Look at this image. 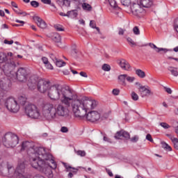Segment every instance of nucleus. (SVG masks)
<instances>
[{
	"instance_id": "nucleus-1",
	"label": "nucleus",
	"mask_w": 178,
	"mask_h": 178,
	"mask_svg": "<svg viewBox=\"0 0 178 178\" xmlns=\"http://www.w3.org/2000/svg\"><path fill=\"white\" fill-rule=\"evenodd\" d=\"M47 97L53 101L60 99L61 102L67 106H72V112L75 118H84L90 109L97 107V102L88 97H83L81 99H75L74 95L69 88L62 87L59 84L50 86L47 90Z\"/></svg>"
},
{
	"instance_id": "nucleus-2",
	"label": "nucleus",
	"mask_w": 178,
	"mask_h": 178,
	"mask_svg": "<svg viewBox=\"0 0 178 178\" xmlns=\"http://www.w3.org/2000/svg\"><path fill=\"white\" fill-rule=\"evenodd\" d=\"M21 151H26L32 168L44 173L48 178L54 177L52 169H56L58 165L51 154L47 153L45 148L35 146L34 142L25 141L21 145Z\"/></svg>"
},
{
	"instance_id": "nucleus-3",
	"label": "nucleus",
	"mask_w": 178,
	"mask_h": 178,
	"mask_svg": "<svg viewBox=\"0 0 178 178\" xmlns=\"http://www.w3.org/2000/svg\"><path fill=\"white\" fill-rule=\"evenodd\" d=\"M16 67V63L11 60L10 63H6L3 67V73L6 77L1 78L0 80V88L3 91H8L10 86L9 84L15 83L17 80L20 81V83H26L29 75L27 74V71L23 68L20 67L17 72L13 71Z\"/></svg>"
},
{
	"instance_id": "nucleus-4",
	"label": "nucleus",
	"mask_w": 178,
	"mask_h": 178,
	"mask_svg": "<svg viewBox=\"0 0 178 178\" xmlns=\"http://www.w3.org/2000/svg\"><path fill=\"white\" fill-rule=\"evenodd\" d=\"M66 118L69 116V110L65 107L63 104H60L56 107L51 103H45L42 104V115L47 120H54L56 118V115Z\"/></svg>"
},
{
	"instance_id": "nucleus-5",
	"label": "nucleus",
	"mask_w": 178,
	"mask_h": 178,
	"mask_svg": "<svg viewBox=\"0 0 178 178\" xmlns=\"http://www.w3.org/2000/svg\"><path fill=\"white\" fill-rule=\"evenodd\" d=\"M1 143L6 148H14L19 144V136L12 132L6 133L2 137Z\"/></svg>"
},
{
	"instance_id": "nucleus-6",
	"label": "nucleus",
	"mask_w": 178,
	"mask_h": 178,
	"mask_svg": "<svg viewBox=\"0 0 178 178\" xmlns=\"http://www.w3.org/2000/svg\"><path fill=\"white\" fill-rule=\"evenodd\" d=\"M25 113L31 119H40L44 116L42 115V113L40 112V109L31 103H28L27 105L24 106Z\"/></svg>"
},
{
	"instance_id": "nucleus-7",
	"label": "nucleus",
	"mask_w": 178,
	"mask_h": 178,
	"mask_svg": "<svg viewBox=\"0 0 178 178\" xmlns=\"http://www.w3.org/2000/svg\"><path fill=\"white\" fill-rule=\"evenodd\" d=\"M5 105L8 111L13 113H17L20 109V105L17 104V100H15V98L12 97L6 99Z\"/></svg>"
},
{
	"instance_id": "nucleus-8",
	"label": "nucleus",
	"mask_w": 178,
	"mask_h": 178,
	"mask_svg": "<svg viewBox=\"0 0 178 178\" xmlns=\"http://www.w3.org/2000/svg\"><path fill=\"white\" fill-rule=\"evenodd\" d=\"M135 84L137 86L136 88L138 90L142 98L149 97V95H152V94H154L152 91H151V88H149V86H143L140 82H136Z\"/></svg>"
},
{
	"instance_id": "nucleus-9",
	"label": "nucleus",
	"mask_w": 178,
	"mask_h": 178,
	"mask_svg": "<svg viewBox=\"0 0 178 178\" xmlns=\"http://www.w3.org/2000/svg\"><path fill=\"white\" fill-rule=\"evenodd\" d=\"M131 10L134 16H136V17H142L144 13H145V10H144L140 2L134 3L131 6Z\"/></svg>"
},
{
	"instance_id": "nucleus-10",
	"label": "nucleus",
	"mask_w": 178,
	"mask_h": 178,
	"mask_svg": "<svg viewBox=\"0 0 178 178\" xmlns=\"http://www.w3.org/2000/svg\"><path fill=\"white\" fill-rule=\"evenodd\" d=\"M50 87L51 82L49 81L39 79L37 87V90L38 91H39V92H41L42 94H45V92H48Z\"/></svg>"
},
{
	"instance_id": "nucleus-11",
	"label": "nucleus",
	"mask_w": 178,
	"mask_h": 178,
	"mask_svg": "<svg viewBox=\"0 0 178 178\" xmlns=\"http://www.w3.org/2000/svg\"><path fill=\"white\" fill-rule=\"evenodd\" d=\"M24 169H26L25 163L19 162L18 165L14 172L13 177L14 178H27L26 177L23 175V173H24Z\"/></svg>"
},
{
	"instance_id": "nucleus-12",
	"label": "nucleus",
	"mask_w": 178,
	"mask_h": 178,
	"mask_svg": "<svg viewBox=\"0 0 178 178\" xmlns=\"http://www.w3.org/2000/svg\"><path fill=\"white\" fill-rule=\"evenodd\" d=\"M38 81H40V79H38V77L35 76H31L28 80V83H27L29 89L31 90V91H34V90H36L38 86Z\"/></svg>"
},
{
	"instance_id": "nucleus-13",
	"label": "nucleus",
	"mask_w": 178,
	"mask_h": 178,
	"mask_svg": "<svg viewBox=\"0 0 178 178\" xmlns=\"http://www.w3.org/2000/svg\"><path fill=\"white\" fill-rule=\"evenodd\" d=\"M86 119L89 122H98L99 119H101V113L98 111H90L86 115Z\"/></svg>"
},
{
	"instance_id": "nucleus-14",
	"label": "nucleus",
	"mask_w": 178,
	"mask_h": 178,
	"mask_svg": "<svg viewBox=\"0 0 178 178\" xmlns=\"http://www.w3.org/2000/svg\"><path fill=\"white\" fill-rule=\"evenodd\" d=\"M50 38L56 43L57 47H59V48H63V46L62 45L60 35L59 33H52L49 35Z\"/></svg>"
},
{
	"instance_id": "nucleus-15",
	"label": "nucleus",
	"mask_w": 178,
	"mask_h": 178,
	"mask_svg": "<svg viewBox=\"0 0 178 178\" xmlns=\"http://www.w3.org/2000/svg\"><path fill=\"white\" fill-rule=\"evenodd\" d=\"M115 138H117L118 140H122V138L129 140L130 138V134L126 131L121 130L120 131H118L116 133Z\"/></svg>"
},
{
	"instance_id": "nucleus-16",
	"label": "nucleus",
	"mask_w": 178,
	"mask_h": 178,
	"mask_svg": "<svg viewBox=\"0 0 178 178\" xmlns=\"http://www.w3.org/2000/svg\"><path fill=\"white\" fill-rule=\"evenodd\" d=\"M33 20L40 29H47V22L38 16H33Z\"/></svg>"
},
{
	"instance_id": "nucleus-17",
	"label": "nucleus",
	"mask_w": 178,
	"mask_h": 178,
	"mask_svg": "<svg viewBox=\"0 0 178 178\" xmlns=\"http://www.w3.org/2000/svg\"><path fill=\"white\" fill-rule=\"evenodd\" d=\"M50 58H51L52 60L56 63V66H57V67H63V66L66 65V63H65V61L56 58L54 54H51Z\"/></svg>"
},
{
	"instance_id": "nucleus-18",
	"label": "nucleus",
	"mask_w": 178,
	"mask_h": 178,
	"mask_svg": "<svg viewBox=\"0 0 178 178\" xmlns=\"http://www.w3.org/2000/svg\"><path fill=\"white\" fill-rule=\"evenodd\" d=\"M139 3L142 6V8H151L154 5V1L152 0H140Z\"/></svg>"
},
{
	"instance_id": "nucleus-19",
	"label": "nucleus",
	"mask_w": 178,
	"mask_h": 178,
	"mask_svg": "<svg viewBox=\"0 0 178 178\" xmlns=\"http://www.w3.org/2000/svg\"><path fill=\"white\" fill-rule=\"evenodd\" d=\"M17 102L18 104L21 105L22 106H24V105L26 106V105L29 104V102H27V97L26 96L18 97Z\"/></svg>"
},
{
	"instance_id": "nucleus-20",
	"label": "nucleus",
	"mask_w": 178,
	"mask_h": 178,
	"mask_svg": "<svg viewBox=\"0 0 178 178\" xmlns=\"http://www.w3.org/2000/svg\"><path fill=\"white\" fill-rule=\"evenodd\" d=\"M120 66L123 70H129L130 69V64L124 59L120 61Z\"/></svg>"
},
{
	"instance_id": "nucleus-21",
	"label": "nucleus",
	"mask_w": 178,
	"mask_h": 178,
	"mask_svg": "<svg viewBox=\"0 0 178 178\" xmlns=\"http://www.w3.org/2000/svg\"><path fill=\"white\" fill-rule=\"evenodd\" d=\"M63 165L64 168H65L67 172H72L74 175H76V173L79 172V170L77 168H72V166H70L69 164L63 162Z\"/></svg>"
},
{
	"instance_id": "nucleus-22",
	"label": "nucleus",
	"mask_w": 178,
	"mask_h": 178,
	"mask_svg": "<svg viewBox=\"0 0 178 178\" xmlns=\"http://www.w3.org/2000/svg\"><path fill=\"white\" fill-rule=\"evenodd\" d=\"M1 63H10V62H8V56L4 53L0 52V64Z\"/></svg>"
},
{
	"instance_id": "nucleus-23",
	"label": "nucleus",
	"mask_w": 178,
	"mask_h": 178,
	"mask_svg": "<svg viewBox=\"0 0 178 178\" xmlns=\"http://www.w3.org/2000/svg\"><path fill=\"white\" fill-rule=\"evenodd\" d=\"M78 15L77 10L67 11V17H70L71 19H75V17H77Z\"/></svg>"
},
{
	"instance_id": "nucleus-24",
	"label": "nucleus",
	"mask_w": 178,
	"mask_h": 178,
	"mask_svg": "<svg viewBox=\"0 0 178 178\" xmlns=\"http://www.w3.org/2000/svg\"><path fill=\"white\" fill-rule=\"evenodd\" d=\"M149 46L150 47V48H152V49H154V51L156 52H161L162 51H168V49H164V48H159L158 47H156V45H155V44L154 43H149Z\"/></svg>"
},
{
	"instance_id": "nucleus-25",
	"label": "nucleus",
	"mask_w": 178,
	"mask_h": 178,
	"mask_svg": "<svg viewBox=\"0 0 178 178\" xmlns=\"http://www.w3.org/2000/svg\"><path fill=\"white\" fill-rule=\"evenodd\" d=\"M168 70H169V72H170V73L172 76H174L175 77H177V76H178L177 67H168Z\"/></svg>"
},
{
	"instance_id": "nucleus-26",
	"label": "nucleus",
	"mask_w": 178,
	"mask_h": 178,
	"mask_svg": "<svg viewBox=\"0 0 178 178\" xmlns=\"http://www.w3.org/2000/svg\"><path fill=\"white\" fill-rule=\"evenodd\" d=\"M135 73L140 77V79L145 78V72L140 69L136 70Z\"/></svg>"
},
{
	"instance_id": "nucleus-27",
	"label": "nucleus",
	"mask_w": 178,
	"mask_h": 178,
	"mask_svg": "<svg viewBox=\"0 0 178 178\" xmlns=\"http://www.w3.org/2000/svg\"><path fill=\"white\" fill-rule=\"evenodd\" d=\"M82 9H83V10L90 12L92 9V7L91 6V5H90L87 3H82Z\"/></svg>"
},
{
	"instance_id": "nucleus-28",
	"label": "nucleus",
	"mask_w": 178,
	"mask_h": 178,
	"mask_svg": "<svg viewBox=\"0 0 178 178\" xmlns=\"http://www.w3.org/2000/svg\"><path fill=\"white\" fill-rule=\"evenodd\" d=\"M127 78V74H121L118 76V80H120V81L121 83H122V84L126 85V80Z\"/></svg>"
},
{
	"instance_id": "nucleus-29",
	"label": "nucleus",
	"mask_w": 178,
	"mask_h": 178,
	"mask_svg": "<svg viewBox=\"0 0 178 178\" xmlns=\"http://www.w3.org/2000/svg\"><path fill=\"white\" fill-rule=\"evenodd\" d=\"M161 147L163 149H165V151H172V147L165 142H161Z\"/></svg>"
},
{
	"instance_id": "nucleus-30",
	"label": "nucleus",
	"mask_w": 178,
	"mask_h": 178,
	"mask_svg": "<svg viewBox=\"0 0 178 178\" xmlns=\"http://www.w3.org/2000/svg\"><path fill=\"white\" fill-rule=\"evenodd\" d=\"M59 5H62L63 6H67L69 8L70 6V1L69 0H60V2H58Z\"/></svg>"
},
{
	"instance_id": "nucleus-31",
	"label": "nucleus",
	"mask_w": 178,
	"mask_h": 178,
	"mask_svg": "<svg viewBox=\"0 0 178 178\" xmlns=\"http://www.w3.org/2000/svg\"><path fill=\"white\" fill-rule=\"evenodd\" d=\"M171 141L174 145V148L178 150V139L177 138H171Z\"/></svg>"
},
{
	"instance_id": "nucleus-32",
	"label": "nucleus",
	"mask_w": 178,
	"mask_h": 178,
	"mask_svg": "<svg viewBox=\"0 0 178 178\" xmlns=\"http://www.w3.org/2000/svg\"><path fill=\"white\" fill-rule=\"evenodd\" d=\"M102 70L104 72H110L111 71V65L108 64H104L102 67Z\"/></svg>"
},
{
	"instance_id": "nucleus-33",
	"label": "nucleus",
	"mask_w": 178,
	"mask_h": 178,
	"mask_svg": "<svg viewBox=\"0 0 178 178\" xmlns=\"http://www.w3.org/2000/svg\"><path fill=\"white\" fill-rule=\"evenodd\" d=\"M108 3L111 8H118V3L116 2V0H108Z\"/></svg>"
},
{
	"instance_id": "nucleus-34",
	"label": "nucleus",
	"mask_w": 178,
	"mask_h": 178,
	"mask_svg": "<svg viewBox=\"0 0 178 178\" xmlns=\"http://www.w3.org/2000/svg\"><path fill=\"white\" fill-rule=\"evenodd\" d=\"M131 97L134 101H138V95L136 92H131Z\"/></svg>"
},
{
	"instance_id": "nucleus-35",
	"label": "nucleus",
	"mask_w": 178,
	"mask_h": 178,
	"mask_svg": "<svg viewBox=\"0 0 178 178\" xmlns=\"http://www.w3.org/2000/svg\"><path fill=\"white\" fill-rule=\"evenodd\" d=\"M76 155H79V156H86V151L84 150H77L75 151Z\"/></svg>"
},
{
	"instance_id": "nucleus-36",
	"label": "nucleus",
	"mask_w": 178,
	"mask_h": 178,
	"mask_svg": "<svg viewBox=\"0 0 178 178\" xmlns=\"http://www.w3.org/2000/svg\"><path fill=\"white\" fill-rule=\"evenodd\" d=\"M121 3L124 6H129L131 3V0H121Z\"/></svg>"
},
{
	"instance_id": "nucleus-37",
	"label": "nucleus",
	"mask_w": 178,
	"mask_h": 178,
	"mask_svg": "<svg viewBox=\"0 0 178 178\" xmlns=\"http://www.w3.org/2000/svg\"><path fill=\"white\" fill-rule=\"evenodd\" d=\"M133 33L135 34V35H140V29H138V26L134 27Z\"/></svg>"
},
{
	"instance_id": "nucleus-38",
	"label": "nucleus",
	"mask_w": 178,
	"mask_h": 178,
	"mask_svg": "<svg viewBox=\"0 0 178 178\" xmlns=\"http://www.w3.org/2000/svg\"><path fill=\"white\" fill-rule=\"evenodd\" d=\"M6 56H9L10 58V60H14V59H16V55H15L12 52H8L7 53V54H6Z\"/></svg>"
},
{
	"instance_id": "nucleus-39",
	"label": "nucleus",
	"mask_w": 178,
	"mask_h": 178,
	"mask_svg": "<svg viewBox=\"0 0 178 178\" xmlns=\"http://www.w3.org/2000/svg\"><path fill=\"white\" fill-rule=\"evenodd\" d=\"M31 6L33 8H38V6H40V3H38L37 1H31Z\"/></svg>"
},
{
	"instance_id": "nucleus-40",
	"label": "nucleus",
	"mask_w": 178,
	"mask_h": 178,
	"mask_svg": "<svg viewBox=\"0 0 178 178\" xmlns=\"http://www.w3.org/2000/svg\"><path fill=\"white\" fill-rule=\"evenodd\" d=\"M126 80H127V81H128V83H133V81H134V80H136V77L127 75Z\"/></svg>"
},
{
	"instance_id": "nucleus-41",
	"label": "nucleus",
	"mask_w": 178,
	"mask_h": 178,
	"mask_svg": "<svg viewBox=\"0 0 178 178\" xmlns=\"http://www.w3.org/2000/svg\"><path fill=\"white\" fill-rule=\"evenodd\" d=\"M160 126H161V127H163V129H170V125H169L168 123L166 122H161L160 123Z\"/></svg>"
},
{
	"instance_id": "nucleus-42",
	"label": "nucleus",
	"mask_w": 178,
	"mask_h": 178,
	"mask_svg": "<svg viewBox=\"0 0 178 178\" xmlns=\"http://www.w3.org/2000/svg\"><path fill=\"white\" fill-rule=\"evenodd\" d=\"M127 41L129 42V45H131V47H134V45H136V42H134L133 39H131V38H127Z\"/></svg>"
},
{
	"instance_id": "nucleus-43",
	"label": "nucleus",
	"mask_w": 178,
	"mask_h": 178,
	"mask_svg": "<svg viewBox=\"0 0 178 178\" xmlns=\"http://www.w3.org/2000/svg\"><path fill=\"white\" fill-rule=\"evenodd\" d=\"M44 66L47 69H49V70H54V66H52V64L49 62L45 64Z\"/></svg>"
},
{
	"instance_id": "nucleus-44",
	"label": "nucleus",
	"mask_w": 178,
	"mask_h": 178,
	"mask_svg": "<svg viewBox=\"0 0 178 178\" xmlns=\"http://www.w3.org/2000/svg\"><path fill=\"white\" fill-rule=\"evenodd\" d=\"M174 29L177 33H178V18L175 19Z\"/></svg>"
},
{
	"instance_id": "nucleus-45",
	"label": "nucleus",
	"mask_w": 178,
	"mask_h": 178,
	"mask_svg": "<svg viewBox=\"0 0 178 178\" xmlns=\"http://www.w3.org/2000/svg\"><path fill=\"white\" fill-rule=\"evenodd\" d=\"M112 94L113 95H119V94H120V90H119L118 88H115L113 90Z\"/></svg>"
},
{
	"instance_id": "nucleus-46",
	"label": "nucleus",
	"mask_w": 178,
	"mask_h": 178,
	"mask_svg": "<svg viewBox=\"0 0 178 178\" xmlns=\"http://www.w3.org/2000/svg\"><path fill=\"white\" fill-rule=\"evenodd\" d=\"M108 118H109V113H106L104 114H101V118L100 119H102V120H104V119H108Z\"/></svg>"
},
{
	"instance_id": "nucleus-47",
	"label": "nucleus",
	"mask_w": 178,
	"mask_h": 178,
	"mask_svg": "<svg viewBox=\"0 0 178 178\" xmlns=\"http://www.w3.org/2000/svg\"><path fill=\"white\" fill-rule=\"evenodd\" d=\"M54 28L56 29V30H57V31H64L63 28H62V26L60 25H55Z\"/></svg>"
},
{
	"instance_id": "nucleus-48",
	"label": "nucleus",
	"mask_w": 178,
	"mask_h": 178,
	"mask_svg": "<svg viewBox=\"0 0 178 178\" xmlns=\"http://www.w3.org/2000/svg\"><path fill=\"white\" fill-rule=\"evenodd\" d=\"M42 61L43 62L44 65L49 63V61L48 60V58L47 57H42Z\"/></svg>"
},
{
	"instance_id": "nucleus-49",
	"label": "nucleus",
	"mask_w": 178,
	"mask_h": 178,
	"mask_svg": "<svg viewBox=\"0 0 178 178\" xmlns=\"http://www.w3.org/2000/svg\"><path fill=\"white\" fill-rule=\"evenodd\" d=\"M61 133H67L69 131V129L66 127H62L60 129Z\"/></svg>"
},
{
	"instance_id": "nucleus-50",
	"label": "nucleus",
	"mask_w": 178,
	"mask_h": 178,
	"mask_svg": "<svg viewBox=\"0 0 178 178\" xmlns=\"http://www.w3.org/2000/svg\"><path fill=\"white\" fill-rule=\"evenodd\" d=\"M41 1L45 5H51L52 3L51 0H41Z\"/></svg>"
},
{
	"instance_id": "nucleus-51",
	"label": "nucleus",
	"mask_w": 178,
	"mask_h": 178,
	"mask_svg": "<svg viewBox=\"0 0 178 178\" xmlns=\"http://www.w3.org/2000/svg\"><path fill=\"white\" fill-rule=\"evenodd\" d=\"M4 44H6L7 45H12L13 44V40H4Z\"/></svg>"
},
{
	"instance_id": "nucleus-52",
	"label": "nucleus",
	"mask_w": 178,
	"mask_h": 178,
	"mask_svg": "<svg viewBox=\"0 0 178 178\" xmlns=\"http://www.w3.org/2000/svg\"><path fill=\"white\" fill-rule=\"evenodd\" d=\"M146 140H147L148 141H150V143H152V141H154V140H152V137L151 136V134H148L146 136Z\"/></svg>"
},
{
	"instance_id": "nucleus-53",
	"label": "nucleus",
	"mask_w": 178,
	"mask_h": 178,
	"mask_svg": "<svg viewBox=\"0 0 178 178\" xmlns=\"http://www.w3.org/2000/svg\"><path fill=\"white\" fill-rule=\"evenodd\" d=\"M131 141H132V143H137V141H138V136H134L131 139Z\"/></svg>"
},
{
	"instance_id": "nucleus-54",
	"label": "nucleus",
	"mask_w": 178,
	"mask_h": 178,
	"mask_svg": "<svg viewBox=\"0 0 178 178\" xmlns=\"http://www.w3.org/2000/svg\"><path fill=\"white\" fill-rule=\"evenodd\" d=\"M106 170L110 177H113V173H112V171L111 170L106 169Z\"/></svg>"
},
{
	"instance_id": "nucleus-55",
	"label": "nucleus",
	"mask_w": 178,
	"mask_h": 178,
	"mask_svg": "<svg viewBox=\"0 0 178 178\" xmlns=\"http://www.w3.org/2000/svg\"><path fill=\"white\" fill-rule=\"evenodd\" d=\"M50 6L53 7V8L51 9L52 12H56L58 10L54 3H51L50 4Z\"/></svg>"
},
{
	"instance_id": "nucleus-56",
	"label": "nucleus",
	"mask_w": 178,
	"mask_h": 178,
	"mask_svg": "<svg viewBox=\"0 0 178 178\" xmlns=\"http://www.w3.org/2000/svg\"><path fill=\"white\" fill-rule=\"evenodd\" d=\"M90 26L92 27V29H95V22L92 20L90 22Z\"/></svg>"
},
{
	"instance_id": "nucleus-57",
	"label": "nucleus",
	"mask_w": 178,
	"mask_h": 178,
	"mask_svg": "<svg viewBox=\"0 0 178 178\" xmlns=\"http://www.w3.org/2000/svg\"><path fill=\"white\" fill-rule=\"evenodd\" d=\"M164 88L168 94H172V89L170 88L164 87Z\"/></svg>"
},
{
	"instance_id": "nucleus-58",
	"label": "nucleus",
	"mask_w": 178,
	"mask_h": 178,
	"mask_svg": "<svg viewBox=\"0 0 178 178\" xmlns=\"http://www.w3.org/2000/svg\"><path fill=\"white\" fill-rule=\"evenodd\" d=\"M15 22L16 23H19L21 26H24V24L26 23V22H24V21H21V20H19V19H15Z\"/></svg>"
},
{
	"instance_id": "nucleus-59",
	"label": "nucleus",
	"mask_w": 178,
	"mask_h": 178,
	"mask_svg": "<svg viewBox=\"0 0 178 178\" xmlns=\"http://www.w3.org/2000/svg\"><path fill=\"white\" fill-rule=\"evenodd\" d=\"M80 76H81L82 77H88L87 76V73L84 72H81L79 73Z\"/></svg>"
},
{
	"instance_id": "nucleus-60",
	"label": "nucleus",
	"mask_w": 178,
	"mask_h": 178,
	"mask_svg": "<svg viewBox=\"0 0 178 178\" xmlns=\"http://www.w3.org/2000/svg\"><path fill=\"white\" fill-rule=\"evenodd\" d=\"M79 22L80 24H82L83 26H86V21H84V19H79Z\"/></svg>"
},
{
	"instance_id": "nucleus-61",
	"label": "nucleus",
	"mask_w": 178,
	"mask_h": 178,
	"mask_svg": "<svg viewBox=\"0 0 178 178\" xmlns=\"http://www.w3.org/2000/svg\"><path fill=\"white\" fill-rule=\"evenodd\" d=\"M118 34H119L120 35H123L124 34V31L123 29H120L119 30Z\"/></svg>"
},
{
	"instance_id": "nucleus-62",
	"label": "nucleus",
	"mask_w": 178,
	"mask_h": 178,
	"mask_svg": "<svg viewBox=\"0 0 178 178\" xmlns=\"http://www.w3.org/2000/svg\"><path fill=\"white\" fill-rule=\"evenodd\" d=\"M0 16L1 17H5V11L2 10H0Z\"/></svg>"
},
{
	"instance_id": "nucleus-63",
	"label": "nucleus",
	"mask_w": 178,
	"mask_h": 178,
	"mask_svg": "<svg viewBox=\"0 0 178 178\" xmlns=\"http://www.w3.org/2000/svg\"><path fill=\"white\" fill-rule=\"evenodd\" d=\"M11 5H12V6H13V8H17V4L15 2L13 1L11 3Z\"/></svg>"
},
{
	"instance_id": "nucleus-64",
	"label": "nucleus",
	"mask_w": 178,
	"mask_h": 178,
	"mask_svg": "<svg viewBox=\"0 0 178 178\" xmlns=\"http://www.w3.org/2000/svg\"><path fill=\"white\" fill-rule=\"evenodd\" d=\"M59 15L60 16L67 17V13L66 14H65L64 13H60Z\"/></svg>"
}]
</instances>
